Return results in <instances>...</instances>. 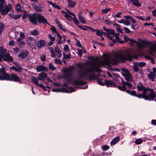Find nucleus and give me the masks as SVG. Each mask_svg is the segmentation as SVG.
Segmentation results:
<instances>
[{"label": "nucleus", "mask_w": 156, "mask_h": 156, "mask_svg": "<svg viewBox=\"0 0 156 156\" xmlns=\"http://www.w3.org/2000/svg\"><path fill=\"white\" fill-rule=\"evenodd\" d=\"M124 53L126 57H125L123 54H119L117 52L115 53L114 57L116 59L113 60L112 61V64L114 65H116L118 64L119 62L123 63L125 61L127 60L130 62L132 61L133 57L131 53L129 51V50L127 49L125 51Z\"/></svg>", "instance_id": "obj_1"}, {"label": "nucleus", "mask_w": 156, "mask_h": 156, "mask_svg": "<svg viewBox=\"0 0 156 156\" xmlns=\"http://www.w3.org/2000/svg\"><path fill=\"white\" fill-rule=\"evenodd\" d=\"M6 77L5 80L13 81L15 82H19L21 83H23L21 81L22 79L15 74L11 73L9 75L8 73Z\"/></svg>", "instance_id": "obj_2"}, {"label": "nucleus", "mask_w": 156, "mask_h": 156, "mask_svg": "<svg viewBox=\"0 0 156 156\" xmlns=\"http://www.w3.org/2000/svg\"><path fill=\"white\" fill-rule=\"evenodd\" d=\"M27 17H29L30 22L33 24L34 25L37 24L38 14L37 15L34 13L32 14H28Z\"/></svg>", "instance_id": "obj_3"}, {"label": "nucleus", "mask_w": 156, "mask_h": 156, "mask_svg": "<svg viewBox=\"0 0 156 156\" xmlns=\"http://www.w3.org/2000/svg\"><path fill=\"white\" fill-rule=\"evenodd\" d=\"M88 78L90 80H98V82L99 84L101 86L105 85V81L104 83L101 82L102 80L99 79L98 76L94 73L90 74L88 76Z\"/></svg>", "instance_id": "obj_4"}, {"label": "nucleus", "mask_w": 156, "mask_h": 156, "mask_svg": "<svg viewBox=\"0 0 156 156\" xmlns=\"http://www.w3.org/2000/svg\"><path fill=\"white\" fill-rule=\"evenodd\" d=\"M27 43L29 45L34 49H36V40L35 38L31 37H28L27 41Z\"/></svg>", "instance_id": "obj_5"}, {"label": "nucleus", "mask_w": 156, "mask_h": 156, "mask_svg": "<svg viewBox=\"0 0 156 156\" xmlns=\"http://www.w3.org/2000/svg\"><path fill=\"white\" fill-rule=\"evenodd\" d=\"M8 73L6 72L5 69L2 67L0 68V80H5L6 75Z\"/></svg>", "instance_id": "obj_6"}, {"label": "nucleus", "mask_w": 156, "mask_h": 156, "mask_svg": "<svg viewBox=\"0 0 156 156\" xmlns=\"http://www.w3.org/2000/svg\"><path fill=\"white\" fill-rule=\"evenodd\" d=\"M12 5L10 4H9L8 5L5 6L4 9H3L0 12L2 15L5 16L10 11Z\"/></svg>", "instance_id": "obj_7"}, {"label": "nucleus", "mask_w": 156, "mask_h": 156, "mask_svg": "<svg viewBox=\"0 0 156 156\" xmlns=\"http://www.w3.org/2000/svg\"><path fill=\"white\" fill-rule=\"evenodd\" d=\"M38 22L40 23H43L44 24H49L47 22V19L40 13L38 14Z\"/></svg>", "instance_id": "obj_8"}, {"label": "nucleus", "mask_w": 156, "mask_h": 156, "mask_svg": "<svg viewBox=\"0 0 156 156\" xmlns=\"http://www.w3.org/2000/svg\"><path fill=\"white\" fill-rule=\"evenodd\" d=\"M31 81L36 85L39 86L44 90L46 91V87L42 84L38 83V80L35 76L33 77L31 79Z\"/></svg>", "instance_id": "obj_9"}, {"label": "nucleus", "mask_w": 156, "mask_h": 156, "mask_svg": "<svg viewBox=\"0 0 156 156\" xmlns=\"http://www.w3.org/2000/svg\"><path fill=\"white\" fill-rule=\"evenodd\" d=\"M28 51L27 50H22L18 55V57L19 58L23 59L26 58L28 56Z\"/></svg>", "instance_id": "obj_10"}, {"label": "nucleus", "mask_w": 156, "mask_h": 156, "mask_svg": "<svg viewBox=\"0 0 156 156\" xmlns=\"http://www.w3.org/2000/svg\"><path fill=\"white\" fill-rule=\"evenodd\" d=\"M88 69H86V71L85 72H82V70H79L78 71V78L83 80L84 78H86L87 77V73H88L87 71V70Z\"/></svg>", "instance_id": "obj_11"}, {"label": "nucleus", "mask_w": 156, "mask_h": 156, "mask_svg": "<svg viewBox=\"0 0 156 156\" xmlns=\"http://www.w3.org/2000/svg\"><path fill=\"white\" fill-rule=\"evenodd\" d=\"M32 7L34 8L35 11L38 12H41L42 11V8L44 7L43 4L41 3L39 5V6H37L36 4L33 3L32 5Z\"/></svg>", "instance_id": "obj_12"}, {"label": "nucleus", "mask_w": 156, "mask_h": 156, "mask_svg": "<svg viewBox=\"0 0 156 156\" xmlns=\"http://www.w3.org/2000/svg\"><path fill=\"white\" fill-rule=\"evenodd\" d=\"M63 72L64 74L63 77L64 78H68L71 77L72 76V71L69 69H65L63 70Z\"/></svg>", "instance_id": "obj_13"}, {"label": "nucleus", "mask_w": 156, "mask_h": 156, "mask_svg": "<svg viewBox=\"0 0 156 156\" xmlns=\"http://www.w3.org/2000/svg\"><path fill=\"white\" fill-rule=\"evenodd\" d=\"M105 85L108 87H116L117 86L116 84L113 81L111 80H105Z\"/></svg>", "instance_id": "obj_14"}, {"label": "nucleus", "mask_w": 156, "mask_h": 156, "mask_svg": "<svg viewBox=\"0 0 156 156\" xmlns=\"http://www.w3.org/2000/svg\"><path fill=\"white\" fill-rule=\"evenodd\" d=\"M36 45L39 48H41L43 47H44L46 45V41L42 39L39 40L37 42Z\"/></svg>", "instance_id": "obj_15"}, {"label": "nucleus", "mask_w": 156, "mask_h": 156, "mask_svg": "<svg viewBox=\"0 0 156 156\" xmlns=\"http://www.w3.org/2000/svg\"><path fill=\"white\" fill-rule=\"evenodd\" d=\"M36 70L37 72H47L48 71V68L42 65H39L36 67Z\"/></svg>", "instance_id": "obj_16"}, {"label": "nucleus", "mask_w": 156, "mask_h": 156, "mask_svg": "<svg viewBox=\"0 0 156 156\" xmlns=\"http://www.w3.org/2000/svg\"><path fill=\"white\" fill-rule=\"evenodd\" d=\"M87 71L89 73H94L96 71L98 73H101L102 72V70L98 67H92L90 69H88Z\"/></svg>", "instance_id": "obj_17"}, {"label": "nucleus", "mask_w": 156, "mask_h": 156, "mask_svg": "<svg viewBox=\"0 0 156 156\" xmlns=\"http://www.w3.org/2000/svg\"><path fill=\"white\" fill-rule=\"evenodd\" d=\"M3 60L5 61L12 62L13 60V58L10 55V53H8L4 55Z\"/></svg>", "instance_id": "obj_18"}, {"label": "nucleus", "mask_w": 156, "mask_h": 156, "mask_svg": "<svg viewBox=\"0 0 156 156\" xmlns=\"http://www.w3.org/2000/svg\"><path fill=\"white\" fill-rule=\"evenodd\" d=\"M73 85H75L76 86L78 85H83L87 83L86 82L82 80H73Z\"/></svg>", "instance_id": "obj_19"}, {"label": "nucleus", "mask_w": 156, "mask_h": 156, "mask_svg": "<svg viewBox=\"0 0 156 156\" xmlns=\"http://www.w3.org/2000/svg\"><path fill=\"white\" fill-rule=\"evenodd\" d=\"M47 76H48L46 73L43 72L39 74L38 79L40 80L43 81L44 80V79L47 78Z\"/></svg>", "instance_id": "obj_20"}, {"label": "nucleus", "mask_w": 156, "mask_h": 156, "mask_svg": "<svg viewBox=\"0 0 156 156\" xmlns=\"http://www.w3.org/2000/svg\"><path fill=\"white\" fill-rule=\"evenodd\" d=\"M16 41L18 43V45L20 48H22L23 46L25 45V41H23L21 38H18Z\"/></svg>", "instance_id": "obj_21"}, {"label": "nucleus", "mask_w": 156, "mask_h": 156, "mask_svg": "<svg viewBox=\"0 0 156 156\" xmlns=\"http://www.w3.org/2000/svg\"><path fill=\"white\" fill-rule=\"evenodd\" d=\"M129 3H132L133 5L137 7H140L141 5V3L138 0H130L128 1V4Z\"/></svg>", "instance_id": "obj_22"}, {"label": "nucleus", "mask_w": 156, "mask_h": 156, "mask_svg": "<svg viewBox=\"0 0 156 156\" xmlns=\"http://www.w3.org/2000/svg\"><path fill=\"white\" fill-rule=\"evenodd\" d=\"M149 80H151L152 82H154L156 77V74L154 73L151 71L149 74L147 75Z\"/></svg>", "instance_id": "obj_23"}, {"label": "nucleus", "mask_w": 156, "mask_h": 156, "mask_svg": "<svg viewBox=\"0 0 156 156\" xmlns=\"http://www.w3.org/2000/svg\"><path fill=\"white\" fill-rule=\"evenodd\" d=\"M147 88L146 87L142 91H143V92L142 93H141V94L145 98L147 99V100L150 101V98H149V94H146L147 93Z\"/></svg>", "instance_id": "obj_24"}, {"label": "nucleus", "mask_w": 156, "mask_h": 156, "mask_svg": "<svg viewBox=\"0 0 156 156\" xmlns=\"http://www.w3.org/2000/svg\"><path fill=\"white\" fill-rule=\"evenodd\" d=\"M68 7L70 8H74L76 4V3L73 2L72 0H67Z\"/></svg>", "instance_id": "obj_25"}, {"label": "nucleus", "mask_w": 156, "mask_h": 156, "mask_svg": "<svg viewBox=\"0 0 156 156\" xmlns=\"http://www.w3.org/2000/svg\"><path fill=\"white\" fill-rule=\"evenodd\" d=\"M120 138L119 136H117L114 138L111 142V145H114L117 143L120 140Z\"/></svg>", "instance_id": "obj_26"}, {"label": "nucleus", "mask_w": 156, "mask_h": 156, "mask_svg": "<svg viewBox=\"0 0 156 156\" xmlns=\"http://www.w3.org/2000/svg\"><path fill=\"white\" fill-rule=\"evenodd\" d=\"M8 15L11 18L15 20H17L20 19L21 16V14L14 15L12 13L9 14Z\"/></svg>", "instance_id": "obj_27"}, {"label": "nucleus", "mask_w": 156, "mask_h": 156, "mask_svg": "<svg viewBox=\"0 0 156 156\" xmlns=\"http://www.w3.org/2000/svg\"><path fill=\"white\" fill-rule=\"evenodd\" d=\"M10 69V70H13L16 72H20L23 69V68L21 66H19L18 68H17L15 66H13L11 67Z\"/></svg>", "instance_id": "obj_28"}, {"label": "nucleus", "mask_w": 156, "mask_h": 156, "mask_svg": "<svg viewBox=\"0 0 156 156\" xmlns=\"http://www.w3.org/2000/svg\"><path fill=\"white\" fill-rule=\"evenodd\" d=\"M122 71L123 72V73H122V75L123 76L124 75H126L128 74V75H130V72H129V70L127 69L122 68Z\"/></svg>", "instance_id": "obj_29"}, {"label": "nucleus", "mask_w": 156, "mask_h": 156, "mask_svg": "<svg viewBox=\"0 0 156 156\" xmlns=\"http://www.w3.org/2000/svg\"><path fill=\"white\" fill-rule=\"evenodd\" d=\"M137 90L139 91H142L146 87L144 86L143 85L140 83H138V85L136 86Z\"/></svg>", "instance_id": "obj_30"}, {"label": "nucleus", "mask_w": 156, "mask_h": 156, "mask_svg": "<svg viewBox=\"0 0 156 156\" xmlns=\"http://www.w3.org/2000/svg\"><path fill=\"white\" fill-rule=\"evenodd\" d=\"M81 13L80 12L78 14V17L79 18V20L81 22L83 23H85L86 20L81 15Z\"/></svg>", "instance_id": "obj_31"}, {"label": "nucleus", "mask_w": 156, "mask_h": 156, "mask_svg": "<svg viewBox=\"0 0 156 156\" xmlns=\"http://www.w3.org/2000/svg\"><path fill=\"white\" fill-rule=\"evenodd\" d=\"M125 77V79L127 80L128 81L131 82L132 80V76L130 74V75H128V74L126 75H124Z\"/></svg>", "instance_id": "obj_32"}, {"label": "nucleus", "mask_w": 156, "mask_h": 156, "mask_svg": "<svg viewBox=\"0 0 156 156\" xmlns=\"http://www.w3.org/2000/svg\"><path fill=\"white\" fill-rule=\"evenodd\" d=\"M126 92L128 94L132 96H134L135 97L136 94V92L135 90H132L130 91V90H126Z\"/></svg>", "instance_id": "obj_33"}, {"label": "nucleus", "mask_w": 156, "mask_h": 156, "mask_svg": "<svg viewBox=\"0 0 156 156\" xmlns=\"http://www.w3.org/2000/svg\"><path fill=\"white\" fill-rule=\"evenodd\" d=\"M7 50L2 46L0 47V54L4 55L6 53Z\"/></svg>", "instance_id": "obj_34"}, {"label": "nucleus", "mask_w": 156, "mask_h": 156, "mask_svg": "<svg viewBox=\"0 0 156 156\" xmlns=\"http://www.w3.org/2000/svg\"><path fill=\"white\" fill-rule=\"evenodd\" d=\"M143 140L140 138H138L135 140V143L136 145L141 144L143 142Z\"/></svg>", "instance_id": "obj_35"}, {"label": "nucleus", "mask_w": 156, "mask_h": 156, "mask_svg": "<svg viewBox=\"0 0 156 156\" xmlns=\"http://www.w3.org/2000/svg\"><path fill=\"white\" fill-rule=\"evenodd\" d=\"M116 87H117L119 90L122 91H126L127 90L126 87H124V86H117Z\"/></svg>", "instance_id": "obj_36"}, {"label": "nucleus", "mask_w": 156, "mask_h": 156, "mask_svg": "<svg viewBox=\"0 0 156 156\" xmlns=\"http://www.w3.org/2000/svg\"><path fill=\"white\" fill-rule=\"evenodd\" d=\"M147 90L151 92V93L148 94L149 98H151L154 92V90L153 89H151L148 87H147Z\"/></svg>", "instance_id": "obj_37"}, {"label": "nucleus", "mask_w": 156, "mask_h": 156, "mask_svg": "<svg viewBox=\"0 0 156 156\" xmlns=\"http://www.w3.org/2000/svg\"><path fill=\"white\" fill-rule=\"evenodd\" d=\"M16 9L17 12H20L21 11L23 12V10H21V5L19 4H18L16 6Z\"/></svg>", "instance_id": "obj_38"}, {"label": "nucleus", "mask_w": 156, "mask_h": 156, "mask_svg": "<svg viewBox=\"0 0 156 156\" xmlns=\"http://www.w3.org/2000/svg\"><path fill=\"white\" fill-rule=\"evenodd\" d=\"M89 59L92 60L93 62H94L95 60L98 61L99 60V58L98 57H94L93 56H90L88 57Z\"/></svg>", "instance_id": "obj_39"}, {"label": "nucleus", "mask_w": 156, "mask_h": 156, "mask_svg": "<svg viewBox=\"0 0 156 156\" xmlns=\"http://www.w3.org/2000/svg\"><path fill=\"white\" fill-rule=\"evenodd\" d=\"M136 44H137L138 47L140 48L141 49H143L144 48H145V46H144L145 44H144L143 43L142 44V43H140L138 42H137V43H136Z\"/></svg>", "instance_id": "obj_40"}, {"label": "nucleus", "mask_w": 156, "mask_h": 156, "mask_svg": "<svg viewBox=\"0 0 156 156\" xmlns=\"http://www.w3.org/2000/svg\"><path fill=\"white\" fill-rule=\"evenodd\" d=\"M77 66L81 68L82 70H84L85 66H84V64L82 63H79L77 64Z\"/></svg>", "instance_id": "obj_41"}, {"label": "nucleus", "mask_w": 156, "mask_h": 156, "mask_svg": "<svg viewBox=\"0 0 156 156\" xmlns=\"http://www.w3.org/2000/svg\"><path fill=\"white\" fill-rule=\"evenodd\" d=\"M30 33L32 35H37L38 34V31L37 30H31Z\"/></svg>", "instance_id": "obj_42"}, {"label": "nucleus", "mask_w": 156, "mask_h": 156, "mask_svg": "<svg viewBox=\"0 0 156 156\" xmlns=\"http://www.w3.org/2000/svg\"><path fill=\"white\" fill-rule=\"evenodd\" d=\"M95 65L97 66V67H101L105 65V62H99L96 63Z\"/></svg>", "instance_id": "obj_43"}, {"label": "nucleus", "mask_w": 156, "mask_h": 156, "mask_svg": "<svg viewBox=\"0 0 156 156\" xmlns=\"http://www.w3.org/2000/svg\"><path fill=\"white\" fill-rule=\"evenodd\" d=\"M101 31H100L99 30H97V31H96L97 35L98 36H102L103 35V31L102 30H101Z\"/></svg>", "instance_id": "obj_44"}, {"label": "nucleus", "mask_w": 156, "mask_h": 156, "mask_svg": "<svg viewBox=\"0 0 156 156\" xmlns=\"http://www.w3.org/2000/svg\"><path fill=\"white\" fill-rule=\"evenodd\" d=\"M111 10V9L108 8L103 9L101 10V12L103 14H107Z\"/></svg>", "instance_id": "obj_45"}, {"label": "nucleus", "mask_w": 156, "mask_h": 156, "mask_svg": "<svg viewBox=\"0 0 156 156\" xmlns=\"http://www.w3.org/2000/svg\"><path fill=\"white\" fill-rule=\"evenodd\" d=\"M138 66L141 68L145 66L146 65V63L145 62H140L137 64Z\"/></svg>", "instance_id": "obj_46"}, {"label": "nucleus", "mask_w": 156, "mask_h": 156, "mask_svg": "<svg viewBox=\"0 0 156 156\" xmlns=\"http://www.w3.org/2000/svg\"><path fill=\"white\" fill-rule=\"evenodd\" d=\"M135 97H137L140 99L143 98L144 99V100H147V99H146L145 98V97L142 94H136Z\"/></svg>", "instance_id": "obj_47"}, {"label": "nucleus", "mask_w": 156, "mask_h": 156, "mask_svg": "<svg viewBox=\"0 0 156 156\" xmlns=\"http://www.w3.org/2000/svg\"><path fill=\"white\" fill-rule=\"evenodd\" d=\"M104 62L105 65H106L108 66H110L111 64H112V61L108 60H106L105 62Z\"/></svg>", "instance_id": "obj_48"}, {"label": "nucleus", "mask_w": 156, "mask_h": 156, "mask_svg": "<svg viewBox=\"0 0 156 156\" xmlns=\"http://www.w3.org/2000/svg\"><path fill=\"white\" fill-rule=\"evenodd\" d=\"M63 59H69L71 57V55L70 54H68L66 55L64 53H63Z\"/></svg>", "instance_id": "obj_49"}, {"label": "nucleus", "mask_w": 156, "mask_h": 156, "mask_svg": "<svg viewBox=\"0 0 156 156\" xmlns=\"http://www.w3.org/2000/svg\"><path fill=\"white\" fill-rule=\"evenodd\" d=\"M55 50L57 53H61V51L59 47L58 46H56L55 47Z\"/></svg>", "instance_id": "obj_50"}, {"label": "nucleus", "mask_w": 156, "mask_h": 156, "mask_svg": "<svg viewBox=\"0 0 156 156\" xmlns=\"http://www.w3.org/2000/svg\"><path fill=\"white\" fill-rule=\"evenodd\" d=\"M48 66L50 69L52 71H54L56 69L55 67L54 66L51 64H50Z\"/></svg>", "instance_id": "obj_51"}, {"label": "nucleus", "mask_w": 156, "mask_h": 156, "mask_svg": "<svg viewBox=\"0 0 156 156\" xmlns=\"http://www.w3.org/2000/svg\"><path fill=\"white\" fill-rule=\"evenodd\" d=\"M102 148L103 151H106L109 148V146L108 145H105L102 146Z\"/></svg>", "instance_id": "obj_52"}, {"label": "nucleus", "mask_w": 156, "mask_h": 156, "mask_svg": "<svg viewBox=\"0 0 156 156\" xmlns=\"http://www.w3.org/2000/svg\"><path fill=\"white\" fill-rule=\"evenodd\" d=\"M123 29L124 30V32L126 33H130L131 32V31L127 27H124Z\"/></svg>", "instance_id": "obj_53"}, {"label": "nucleus", "mask_w": 156, "mask_h": 156, "mask_svg": "<svg viewBox=\"0 0 156 156\" xmlns=\"http://www.w3.org/2000/svg\"><path fill=\"white\" fill-rule=\"evenodd\" d=\"M73 22L76 25H78L80 23L79 21L77 19L76 17L75 16H74V17L73 18Z\"/></svg>", "instance_id": "obj_54"}, {"label": "nucleus", "mask_w": 156, "mask_h": 156, "mask_svg": "<svg viewBox=\"0 0 156 156\" xmlns=\"http://www.w3.org/2000/svg\"><path fill=\"white\" fill-rule=\"evenodd\" d=\"M133 71L135 72H137L138 71L139 68L138 67V66L136 65H134L133 67Z\"/></svg>", "instance_id": "obj_55"}, {"label": "nucleus", "mask_w": 156, "mask_h": 156, "mask_svg": "<svg viewBox=\"0 0 156 156\" xmlns=\"http://www.w3.org/2000/svg\"><path fill=\"white\" fill-rule=\"evenodd\" d=\"M58 26L59 27V28L61 29L62 30L64 31H66V30L65 29V28L63 27L61 23H60V24H59L58 25Z\"/></svg>", "instance_id": "obj_56"}, {"label": "nucleus", "mask_w": 156, "mask_h": 156, "mask_svg": "<svg viewBox=\"0 0 156 156\" xmlns=\"http://www.w3.org/2000/svg\"><path fill=\"white\" fill-rule=\"evenodd\" d=\"M5 28V25L2 22L0 23V30L3 31Z\"/></svg>", "instance_id": "obj_57"}, {"label": "nucleus", "mask_w": 156, "mask_h": 156, "mask_svg": "<svg viewBox=\"0 0 156 156\" xmlns=\"http://www.w3.org/2000/svg\"><path fill=\"white\" fill-rule=\"evenodd\" d=\"M109 34L112 35H113L115 34V31L114 30L109 29L108 31Z\"/></svg>", "instance_id": "obj_58"}, {"label": "nucleus", "mask_w": 156, "mask_h": 156, "mask_svg": "<svg viewBox=\"0 0 156 156\" xmlns=\"http://www.w3.org/2000/svg\"><path fill=\"white\" fill-rule=\"evenodd\" d=\"M105 23L107 25H110L112 23V22L111 20H105Z\"/></svg>", "instance_id": "obj_59"}, {"label": "nucleus", "mask_w": 156, "mask_h": 156, "mask_svg": "<svg viewBox=\"0 0 156 156\" xmlns=\"http://www.w3.org/2000/svg\"><path fill=\"white\" fill-rule=\"evenodd\" d=\"M27 12L26 11H25L23 14V16H22V19L23 20H24L25 19L27 16V15L28 14H27Z\"/></svg>", "instance_id": "obj_60"}, {"label": "nucleus", "mask_w": 156, "mask_h": 156, "mask_svg": "<svg viewBox=\"0 0 156 156\" xmlns=\"http://www.w3.org/2000/svg\"><path fill=\"white\" fill-rule=\"evenodd\" d=\"M55 62L56 64H61L62 63L61 61L57 58H55Z\"/></svg>", "instance_id": "obj_61"}, {"label": "nucleus", "mask_w": 156, "mask_h": 156, "mask_svg": "<svg viewBox=\"0 0 156 156\" xmlns=\"http://www.w3.org/2000/svg\"><path fill=\"white\" fill-rule=\"evenodd\" d=\"M51 30L52 31V32L55 33H57L58 32L56 30L54 26H52L51 28Z\"/></svg>", "instance_id": "obj_62"}, {"label": "nucleus", "mask_w": 156, "mask_h": 156, "mask_svg": "<svg viewBox=\"0 0 156 156\" xmlns=\"http://www.w3.org/2000/svg\"><path fill=\"white\" fill-rule=\"evenodd\" d=\"M68 88L69 90L71 91L70 92L72 93L73 92H75L76 91V89L74 87H68Z\"/></svg>", "instance_id": "obj_63"}, {"label": "nucleus", "mask_w": 156, "mask_h": 156, "mask_svg": "<svg viewBox=\"0 0 156 156\" xmlns=\"http://www.w3.org/2000/svg\"><path fill=\"white\" fill-rule=\"evenodd\" d=\"M150 49L151 51L153 52H156V48L152 46L150 48Z\"/></svg>", "instance_id": "obj_64"}]
</instances>
